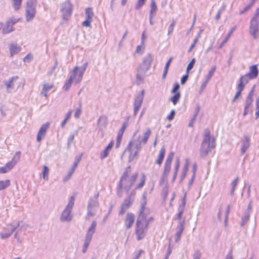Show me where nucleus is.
<instances>
[{
  "mask_svg": "<svg viewBox=\"0 0 259 259\" xmlns=\"http://www.w3.org/2000/svg\"><path fill=\"white\" fill-rule=\"evenodd\" d=\"M151 132L150 128H147L144 133L143 138H142L141 136H139L137 140H131L126 148V149L130 152L129 158L133 160L138 154L139 151L141 150V145H145L147 143Z\"/></svg>",
  "mask_w": 259,
  "mask_h": 259,
  "instance_id": "1",
  "label": "nucleus"
},
{
  "mask_svg": "<svg viewBox=\"0 0 259 259\" xmlns=\"http://www.w3.org/2000/svg\"><path fill=\"white\" fill-rule=\"evenodd\" d=\"M215 146V144L214 137H211L209 128H205L200 150V157L205 158L209 152L214 148Z\"/></svg>",
  "mask_w": 259,
  "mask_h": 259,
  "instance_id": "2",
  "label": "nucleus"
},
{
  "mask_svg": "<svg viewBox=\"0 0 259 259\" xmlns=\"http://www.w3.org/2000/svg\"><path fill=\"white\" fill-rule=\"evenodd\" d=\"M131 166H128L125 168L119 181V182H121V183H123L124 185V189L126 191V193H128L138 176V174L135 173L128 179V175L131 173Z\"/></svg>",
  "mask_w": 259,
  "mask_h": 259,
  "instance_id": "3",
  "label": "nucleus"
},
{
  "mask_svg": "<svg viewBox=\"0 0 259 259\" xmlns=\"http://www.w3.org/2000/svg\"><path fill=\"white\" fill-rule=\"evenodd\" d=\"M88 65V62H86L81 67L75 66L70 71L69 77L74 81L75 84H78L81 81Z\"/></svg>",
  "mask_w": 259,
  "mask_h": 259,
  "instance_id": "4",
  "label": "nucleus"
},
{
  "mask_svg": "<svg viewBox=\"0 0 259 259\" xmlns=\"http://www.w3.org/2000/svg\"><path fill=\"white\" fill-rule=\"evenodd\" d=\"M145 219V217L140 215L138 217L136 221L135 232L138 241L143 239L146 235L148 227L143 222Z\"/></svg>",
  "mask_w": 259,
  "mask_h": 259,
  "instance_id": "5",
  "label": "nucleus"
},
{
  "mask_svg": "<svg viewBox=\"0 0 259 259\" xmlns=\"http://www.w3.org/2000/svg\"><path fill=\"white\" fill-rule=\"evenodd\" d=\"M74 198L71 196L65 209L61 213L60 221L61 222H70L72 218V210L74 204Z\"/></svg>",
  "mask_w": 259,
  "mask_h": 259,
  "instance_id": "6",
  "label": "nucleus"
},
{
  "mask_svg": "<svg viewBox=\"0 0 259 259\" xmlns=\"http://www.w3.org/2000/svg\"><path fill=\"white\" fill-rule=\"evenodd\" d=\"M96 226L97 223L95 221H94L87 231L82 250V252L83 253H85L87 251L90 243L92 239L93 234L96 231Z\"/></svg>",
  "mask_w": 259,
  "mask_h": 259,
  "instance_id": "7",
  "label": "nucleus"
},
{
  "mask_svg": "<svg viewBox=\"0 0 259 259\" xmlns=\"http://www.w3.org/2000/svg\"><path fill=\"white\" fill-rule=\"evenodd\" d=\"M37 0H28L26 4L25 18L27 22L31 21L36 14Z\"/></svg>",
  "mask_w": 259,
  "mask_h": 259,
  "instance_id": "8",
  "label": "nucleus"
},
{
  "mask_svg": "<svg viewBox=\"0 0 259 259\" xmlns=\"http://www.w3.org/2000/svg\"><path fill=\"white\" fill-rule=\"evenodd\" d=\"M72 5L69 1H65L60 5V12L64 21L69 20L72 14Z\"/></svg>",
  "mask_w": 259,
  "mask_h": 259,
  "instance_id": "9",
  "label": "nucleus"
},
{
  "mask_svg": "<svg viewBox=\"0 0 259 259\" xmlns=\"http://www.w3.org/2000/svg\"><path fill=\"white\" fill-rule=\"evenodd\" d=\"M99 196V192H97L93 197H91L88 202L87 206L88 212L87 218L94 215L95 213L93 212V208L97 207L99 205L98 199Z\"/></svg>",
  "mask_w": 259,
  "mask_h": 259,
  "instance_id": "10",
  "label": "nucleus"
},
{
  "mask_svg": "<svg viewBox=\"0 0 259 259\" xmlns=\"http://www.w3.org/2000/svg\"><path fill=\"white\" fill-rule=\"evenodd\" d=\"M135 194V193L134 191H133L128 195L127 198L124 199L120 207V209L119 212V215H123L125 212V211L131 206L134 200Z\"/></svg>",
  "mask_w": 259,
  "mask_h": 259,
  "instance_id": "11",
  "label": "nucleus"
},
{
  "mask_svg": "<svg viewBox=\"0 0 259 259\" xmlns=\"http://www.w3.org/2000/svg\"><path fill=\"white\" fill-rule=\"evenodd\" d=\"M249 33L255 39L259 36V21L251 20L250 22Z\"/></svg>",
  "mask_w": 259,
  "mask_h": 259,
  "instance_id": "12",
  "label": "nucleus"
},
{
  "mask_svg": "<svg viewBox=\"0 0 259 259\" xmlns=\"http://www.w3.org/2000/svg\"><path fill=\"white\" fill-rule=\"evenodd\" d=\"M145 91L142 90L136 97L134 101V116H136L137 113L143 103Z\"/></svg>",
  "mask_w": 259,
  "mask_h": 259,
  "instance_id": "13",
  "label": "nucleus"
},
{
  "mask_svg": "<svg viewBox=\"0 0 259 259\" xmlns=\"http://www.w3.org/2000/svg\"><path fill=\"white\" fill-rule=\"evenodd\" d=\"M152 57L150 54H147L144 57L142 64L140 65L139 68L143 70L147 71L150 68L152 63Z\"/></svg>",
  "mask_w": 259,
  "mask_h": 259,
  "instance_id": "14",
  "label": "nucleus"
},
{
  "mask_svg": "<svg viewBox=\"0 0 259 259\" xmlns=\"http://www.w3.org/2000/svg\"><path fill=\"white\" fill-rule=\"evenodd\" d=\"M49 126L50 123L49 122H47L41 126L36 137V140L38 142H40L45 137L47 131L49 129Z\"/></svg>",
  "mask_w": 259,
  "mask_h": 259,
  "instance_id": "15",
  "label": "nucleus"
},
{
  "mask_svg": "<svg viewBox=\"0 0 259 259\" xmlns=\"http://www.w3.org/2000/svg\"><path fill=\"white\" fill-rule=\"evenodd\" d=\"M241 146L240 148L241 154L243 155L250 147V139L247 135H244L241 140Z\"/></svg>",
  "mask_w": 259,
  "mask_h": 259,
  "instance_id": "16",
  "label": "nucleus"
},
{
  "mask_svg": "<svg viewBox=\"0 0 259 259\" xmlns=\"http://www.w3.org/2000/svg\"><path fill=\"white\" fill-rule=\"evenodd\" d=\"M21 152L20 151L16 152L12 160L8 162L5 166L7 168L8 171L10 170L14 167L15 164L19 161L20 157Z\"/></svg>",
  "mask_w": 259,
  "mask_h": 259,
  "instance_id": "17",
  "label": "nucleus"
},
{
  "mask_svg": "<svg viewBox=\"0 0 259 259\" xmlns=\"http://www.w3.org/2000/svg\"><path fill=\"white\" fill-rule=\"evenodd\" d=\"M185 228V221H180L177 227V232L176 233L175 242H178L181 238L182 234Z\"/></svg>",
  "mask_w": 259,
  "mask_h": 259,
  "instance_id": "18",
  "label": "nucleus"
},
{
  "mask_svg": "<svg viewBox=\"0 0 259 259\" xmlns=\"http://www.w3.org/2000/svg\"><path fill=\"white\" fill-rule=\"evenodd\" d=\"M135 215L132 212H128L124 220V225L127 229H130L135 221Z\"/></svg>",
  "mask_w": 259,
  "mask_h": 259,
  "instance_id": "19",
  "label": "nucleus"
},
{
  "mask_svg": "<svg viewBox=\"0 0 259 259\" xmlns=\"http://www.w3.org/2000/svg\"><path fill=\"white\" fill-rule=\"evenodd\" d=\"M248 76L250 79H255L258 74V70L257 69V65H251L249 68V71L248 73H247Z\"/></svg>",
  "mask_w": 259,
  "mask_h": 259,
  "instance_id": "20",
  "label": "nucleus"
},
{
  "mask_svg": "<svg viewBox=\"0 0 259 259\" xmlns=\"http://www.w3.org/2000/svg\"><path fill=\"white\" fill-rule=\"evenodd\" d=\"M147 204V193L144 192L143 194L142 200L140 205V211L138 216L142 215V217H145L144 213L145 210L146 205Z\"/></svg>",
  "mask_w": 259,
  "mask_h": 259,
  "instance_id": "21",
  "label": "nucleus"
},
{
  "mask_svg": "<svg viewBox=\"0 0 259 259\" xmlns=\"http://www.w3.org/2000/svg\"><path fill=\"white\" fill-rule=\"evenodd\" d=\"M108 124V118L106 116H101L98 120V126L100 130L105 128Z\"/></svg>",
  "mask_w": 259,
  "mask_h": 259,
  "instance_id": "22",
  "label": "nucleus"
},
{
  "mask_svg": "<svg viewBox=\"0 0 259 259\" xmlns=\"http://www.w3.org/2000/svg\"><path fill=\"white\" fill-rule=\"evenodd\" d=\"M20 226L19 222L17 223V225L14 227H13L10 232H2L0 234L1 238L2 239H5L9 238L19 227Z\"/></svg>",
  "mask_w": 259,
  "mask_h": 259,
  "instance_id": "23",
  "label": "nucleus"
},
{
  "mask_svg": "<svg viewBox=\"0 0 259 259\" xmlns=\"http://www.w3.org/2000/svg\"><path fill=\"white\" fill-rule=\"evenodd\" d=\"M21 48L17 44H11L9 45V50L11 56L13 57L21 51Z\"/></svg>",
  "mask_w": 259,
  "mask_h": 259,
  "instance_id": "24",
  "label": "nucleus"
},
{
  "mask_svg": "<svg viewBox=\"0 0 259 259\" xmlns=\"http://www.w3.org/2000/svg\"><path fill=\"white\" fill-rule=\"evenodd\" d=\"M114 144V141H111L107 146L105 148L104 151L100 154V158L103 159L108 156L109 151L111 150Z\"/></svg>",
  "mask_w": 259,
  "mask_h": 259,
  "instance_id": "25",
  "label": "nucleus"
},
{
  "mask_svg": "<svg viewBox=\"0 0 259 259\" xmlns=\"http://www.w3.org/2000/svg\"><path fill=\"white\" fill-rule=\"evenodd\" d=\"M147 71L143 70L138 68L136 75L137 81L138 84H140L144 80L145 73Z\"/></svg>",
  "mask_w": 259,
  "mask_h": 259,
  "instance_id": "26",
  "label": "nucleus"
},
{
  "mask_svg": "<svg viewBox=\"0 0 259 259\" xmlns=\"http://www.w3.org/2000/svg\"><path fill=\"white\" fill-rule=\"evenodd\" d=\"M165 148L164 146L162 147L160 150L159 155L156 160V163L159 165H160L163 162L165 154Z\"/></svg>",
  "mask_w": 259,
  "mask_h": 259,
  "instance_id": "27",
  "label": "nucleus"
},
{
  "mask_svg": "<svg viewBox=\"0 0 259 259\" xmlns=\"http://www.w3.org/2000/svg\"><path fill=\"white\" fill-rule=\"evenodd\" d=\"M15 30L13 26L10 23V22L7 21L5 26L3 28V33L4 34H8L14 31Z\"/></svg>",
  "mask_w": 259,
  "mask_h": 259,
  "instance_id": "28",
  "label": "nucleus"
},
{
  "mask_svg": "<svg viewBox=\"0 0 259 259\" xmlns=\"http://www.w3.org/2000/svg\"><path fill=\"white\" fill-rule=\"evenodd\" d=\"M249 76H248L247 74H246L244 75H242L240 77L239 81V83L238 85L241 84L242 87V88L244 89L245 85L247 84L249 82Z\"/></svg>",
  "mask_w": 259,
  "mask_h": 259,
  "instance_id": "29",
  "label": "nucleus"
},
{
  "mask_svg": "<svg viewBox=\"0 0 259 259\" xmlns=\"http://www.w3.org/2000/svg\"><path fill=\"white\" fill-rule=\"evenodd\" d=\"M18 78V76H13L10 78L8 80H6L4 81V83L6 85L7 90L9 89H13L14 88L13 82L14 80L17 79Z\"/></svg>",
  "mask_w": 259,
  "mask_h": 259,
  "instance_id": "30",
  "label": "nucleus"
},
{
  "mask_svg": "<svg viewBox=\"0 0 259 259\" xmlns=\"http://www.w3.org/2000/svg\"><path fill=\"white\" fill-rule=\"evenodd\" d=\"M186 204V194L185 193L184 196L181 199V202L179 205L178 208V211H181L184 212L185 209V206Z\"/></svg>",
  "mask_w": 259,
  "mask_h": 259,
  "instance_id": "31",
  "label": "nucleus"
},
{
  "mask_svg": "<svg viewBox=\"0 0 259 259\" xmlns=\"http://www.w3.org/2000/svg\"><path fill=\"white\" fill-rule=\"evenodd\" d=\"M250 218V213L248 211H244V214L241 218L240 226L243 227L247 224Z\"/></svg>",
  "mask_w": 259,
  "mask_h": 259,
  "instance_id": "32",
  "label": "nucleus"
},
{
  "mask_svg": "<svg viewBox=\"0 0 259 259\" xmlns=\"http://www.w3.org/2000/svg\"><path fill=\"white\" fill-rule=\"evenodd\" d=\"M236 28V26L233 27L229 31V32L228 33L225 39L223 40V41L221 43L220 45L219 48H221L229 40L230 37H231V35L233 33V32L235 31V30Z\"/></svg>",
  "mask_w": 259,
  "mask_h": 259,
  "instance_id": "33",
  "label": "nucleus"
},
{
  "mask_svg": "<svg viewBox=\"0 0 259 259\" xmlns=\"http://www.w3.org/2000/svg\"><path fill=\"white\" fill-rule=\"evenodd\" d=\"M53 87V84H45L41 92V94L45 97H47L48 92H49Z\"/></svg>",
  "mask_w": 259,
  "mask_h": 259,
  "instance_id": "34",
  "label": "nucleus"
},
{
  "mask_svg": "<svg viewBox=\"0 0 259 259\" xmlns=\"http://www.w3.org/2000/svg\"><path fill=\"white\" fill-rule=\"evenodd\" d=\"M127 124H128L127 121H125L122 124V125L121 128L120 129V130L118 133L117 136V138H118V139H122L123 134L127 126Z\"/></svg>",
  "mask_w": 259,
  "mask_h": 259,
  "instance_id": "35",
  "label": "nucleus"
},
{
  "mask_svg": "<svg viewBox=\"0 0 259 259\" xmlns=\"http://www.w3.org/2000/svg\"><path fill=\"white\" fill-rule=\"evenodd\" d=\"M237 91L232 100V103H234L236 101V100L241 96V92L244 89L242 88V87L241 84L238 85L237 87Z\"/></svg>",
  "mask_w": 259,
  "mask_h": 259,
  "instance_id": "36",
  "label": "nucleus"
},
{
  "mask_svg": "<svg viewBox=\"0 0 259 259\" xmlns=\"http://www.w3.org/2000/svg\"><path fill=\"white\" fill-rule=\"evenodd\" d=\"M22 0H12L13 6L15 11L20 9Z\"/></svg>",
  "mask_w": 259,
  "mask_h": 259,
  "instance_id": "37",
  "label": "nucleus"
},
{
  "mask_svg": "<svg viewBox=\"0 0 259 259\" xmlns=\"http://www.w3.org/2000/svg\"><path fill=\"white\" fill-rule=\"evenodd\" d=\"M180 97V93H176L172 97H171L170 100L172 102L173 104L175 105L179 101Z\"/></svg>",
  "mask_w": 259,
  "mask_h": 259,
  "instance_id": "38",
  "label": "nucleus"
},
{
  "mask_svg": "<svg viewBox=\"0 0 259 259\" xmlns=\"http://www.w3.org/2000/svg\"><path fill=\"white\" fill-rule=\"evenodd\" d=\"M94 13L91 8H88L85 9V17L87 19H93Z\"/></svg>",
  "mask_w": 259,
  "mask_h": 259,
  "instance_id": "39",
  "label": "nucleus"
},
{
  "mask_svg": "<svg viewBox=\"0 0 259 259\" xmlns=\"http://www.w3.org/2000/svg\"><path fill=\"white\" fill-rule=\"evenodd\" d=\"M10 185V181L9 180L0 181V190H4L9 187Z\"/></svg>",
  "mask_w": 259,
  "mask_h": 259,
  "instance_id": "40",
  "label": "nucleus"
},
{
  "mask_svg": "<svg viewBox=\"0 0 259 259\" xmlns=\"http://www.w3.org/2000/svg\"><path fill=\"white\" fill-rule=\"evenodd\" d=\"M216 70V66H212L210 70L208 71L207 75L206 76L205 80L209 81L213 75L214 72Z\"/></svg>",
  "mask_w": 259,
  "mask_h": 259,
  "instance_id": "41",
  "label": "nucleus"
},
{
  "mask_svg": "<svg viewBox=\"0 0 259 259\" xmlns=\"http://www.w3.org/2000/svg\"><path fill=\"white\" fill-rule=\"evenodd\" d=\"M239 179L238 177H237L232 183V188L231 190V195H233L234 193V191L236 189V187L238 185V183L239 182Z\"/></svg>",
  "mask_w": 259,
  "mask_h": 259,
  "instance_id": "42",
  "label": "nucleus"
},
{
  "mask_svg": "<svg viewBox=\"0 0 259 259\" xmlns=\"http://www.w3.org/2000/svg\"><path fill=\"white\" fill-rule=\"evenodd\" d=\"M174 155H175V153L172 151L170 152L167 158H166V160L165 162V164H170L171 165V162L172 161V160L174 159Z\"/></svg>",
  "mask_w": 259,
  "mask_h": 259,
  "instance_id": "43",
  "label": "nucleus"
},
{
  "mask_svg": "<svg viewBox=\"0 0 259 259\" xmlns=\"http://www.w3.org/2000/svg\"><path fill=\"white\" fill-rule=\"evenodd\" d=\"M188 171V164H185L182 172V174L180 177V181H183L187 175V173Z\"/></svg>",
  "mask_w": 259,
  "mask_h": 259,
  "instance_id": "44",
  "label": "nucleus"
},
{
  "mask_svg": "<svg viewBox=\"0 0 259 259\" xmlns=\"http://www.w3.org/2000/svg\"><path fill=\"white\" fill-rule=\"evenodd\" d=\"M73 81H74L69 77V79L65 83L63 88V90L65 91H68L71 87V84Z\"/></svg>",
  "mask_w": 259,
  "mask_h": 259,
  "instance_id": "45",
  "label": "nucleus"
},
{
  "mask_svg": "<svg viewBox=\"0 0 259 259\" xmlns=\"http://www.w3.org/2000/svg\"><path fill=\"white\" fill-rule=\"evenodd\" d=\"M123 187H124V185L123 183L118 182L117 188V194L119 197H121L122 196V190Z\"/></svg>",
  "mask_w": 259,
  "mask_h": 259,
  "instance_id": "46",
  "label": "nucleus"
},
{
  "mask_svg": "<svg viewBox=\"0 0 259 259\" xmlns=\"http://www.w3.org/2000/svg\"><path fill=\"white\" fill-rule=\"evenodd\" d=\"M196 60L195 58H193L191 61L189 62L188 64L187 69H186V72L187 73H189V72L192 70L194 66V64L195 63Z\"/></svg>",
  "mask_w": 259,
  "mask_h": 259,
  "instance_id": "47",
  "label": "nucleus"
},
{
  "mask_svg": "<svg viewBox=\"0 0 259 259\" xmlns=\"http://www.w3.org/2000/svg\"><path fill=\"white\" fill-rule=\"evenodd\" d=\"M171 170V165L167 164L164 163V169L162 174L167 175L168 176V175Z\"/></svg>",
  "mask_w": 259,
  "mask_h": 259,
  "instance_id": "48",
  "label": "nucleus"
},
{
  "mask_svg": "<svg viewBox=\"0 0 259 259\" xmlns=\"http://www.w3.org/2000/svg\"><path fill=\"white\" fill-rule=\"evenodd\" d=\"M151 13H155L157 10V6L154 0H152L151 3Z\"/></svg>",
  "mask_w": 259,
  "mask_h": 259,
  "instance_id": "49",
  "label": "nucleus"
},
{
  "mask_svg": "<svg viewBox=\"0 0 259 259\" xmlns=\"http://www.w3.org/2000/svg\"><path fill=\"white\" fill-rule=\"evenodd\" d=\"M176 24V21L174 20H172V22L169 26L168 29V35H170L174 31V29Z\"/></svg>",
  "mask_w": 259,
  "mask_h": 259,
  "instance_id": "50",
  "label": "nucleus"
},
{
  "mask_svg": "<svg viewBox=\"0 0 259 259\" xmlns=\"http://www.w3.org/2000/svg\"><path fill=\"white\" fill-rule=\"evenodd\" d=\"M74 169L71 168L70 170L68 172V174L65 177H64L63 179V182H66L68 180H69L71 177L72 174L74 173Z\"/></svg>",
  "mask_w": 259,
  "mask_h": 259,
  "instance_id": "51",
  "label": "nucleus"
},
{
  "mask_svg": "<svg viewBox=\"0 0 259 259\" xmlns=\"http://www.w3.org/2000/svg\"><path fill=\"white\" fill-rule=\"evenodd\" d=\"M146 1V0H138V3L135 6V9L136 10L141 9L145 4Z\"/></svg>",
  "mask_w": 259,
  "mask_h": 259,
  "instance_id": "52",
  "label": "nucleus"
},
{
  "mask_svg": "<svg viewBox=\"0 0 259 259\" xmlns=\"http://www.w3.org/2000/svg\"><path fill=\"white\" fill-rule=\"evenodd\" d=\"M145 176L143 174L141 179V182L136 187L137 189H141L143 187L145 183Z\"/></svg>",
  "mask_w": 259,
  "mask_h": 259,
  "instance_id": "53",
  "label": "nucleus"
},
{
  "mask_svg": "<svg viewBox=\"0 0 259 259\" xmlns=\"http://www.w3.org/2000/svg\"><path fill=\"white\" fill-rule=\"evenodd\" d=\"M82 155V154H81L79 156L76 158L75 161L74 162L71 168L75 170L76 168L77 167L78 163H79V162L81 159Z\"/></svg>",
  "mask_w": 259,
  "mask_h": 259,
  "instance_id": "54",
  "label": "nucleus"
},
{
  "mask_svg": "<svg viewBox=\"0 0 259 259\" xmlns=\"http://www.w3.org/2000/svg\"><path fill=\"white\" fill-rule=\"evenodd\" d=\"M180 89V84L178 82H176L171 91V93L176 94V93H180L178 91Z\"/></svg>",
  "mask_w": 259,
  "mask_h": 259,
  "instance_id": "55",
  "label": "nucleus"
},
{
  "mask_svg": "<svg viewBox=\"0 0 259 259\" xmlns=\"http://www.w3.org/2000/svg\"><path fill=\"white\" fill-rule=\"evenodd\" d=\"M230 205H228V206L227 207V209H226V212H225V226H226L227 224L229 214V212H230Z\"/></svg>",
  "mask_w": 259,
  "mask_h": 259,
  "instance_id": "56",
  "label": "nucleus"
},
{
  "mask_svg": "<svg viewBox=\"0 0 259 259\" xmlns=\"http://www.w3.org/2000/svg\"><path fill=\"white\" fill-rule=\"evenodd\" d=\"M188 78H189V73H187V72H186V74L185 75H183L181 78V84L183 85L185 84L186 83V82H187V81L188 80Z\"/></svg>",
  "mask_w": 259,
  "mask_h": 259,
  "instance_id": "57",
  "label": "nucleus"
},
{
  "mask_svg": "<svg viewBox=\"0 0 259 259\" xmlns=\"http://www.w3.org/2000/svg\"><path fill=\"white\" fill-rule=\"evenodd\" d=\"M252 102L253 99H248L246 98L244 108L246 109H249V107L252 105Z\"/></svg>",
  "mask_w": 259,
  "mask_h": 259,
  "instance_id": "58",
  "label": "nucleus"
},
{
  "mask_svg": "<svg viewBox=\"0 0 259 259\" xmlns=\"http://www.w3.org/2000/svg\"><path fill=\"white\" fill-rule=\"evenodd\" d=\"M176 114V112L175 110H172L169 115L167 116L166 119L169 121H171L174 119L175 117V115Z\"/></svg>",
  "mask_w": 259,
  "mask_h": 259,
  "instance_id": "59",
  "label": "nucleus"
},
{
  "mask_svg": "<svg viewBox=\"0 0 259 259\" xmlns=\"http://www.w3.org/2000/svg\"><path fill=\"white\" fill-rule=\"evenodd\" d=\"M180 166V160L179 158H177L176 160V162H175L174 172H178Z\"/></svg>",
  "mask_w": 259,
  "mask_h": 259,
  "instance_id": "60",
  "label": "nucleus"
},
{
  "mask_svg": "<svg viewBox=\"0 0 259 259\" xmlns=\"http://www.w3.org/2000/svg\"><path fill=\"white\" fill-rule=\"evenodd\" d=\"M201 256V253L200 251L198 250H197L195 251L194 253L193 259H200Z\"/></svg>",
  "mask_w": 259,
  "mask_h": 259,
  "instance_id": "61",
  "label": "nucleus"
},
{
  "mask_svg": "<svg viewBox=\"0 0 259 259\" xmlns=\"http://www.w3.org/2000/svg\"><path fill=\"white\" fill-rule=\"evenodd\" d=\"M19 20H20L19 18L11 17V18H9L7 21L10 22V23L13 26L15 24H16Z\"/></svg>",
  "mask_w": 259,
  "mask_h": 259,
  "instance_id": "62",
  "label": "nucleus"
},
{
  "mask_svg": "<svg viewBox=\"0 0 259 259\" xmlns=\"http://www.w3.org/2000/svg\"><path fill=\"white\" fill-rule=\"evenodd\" d=\"M225 259H234L233 255V248L230 249Z\"/></svg>",
  "mask_w": 259,
  "mask_h": 259,
  "instance_id": "63",
  "label": "nucleus"
},
{
  "mask_svg": "<svg viewBox=\"0 0 259 259\" xmlns=\"http://www.w3.org/2000/svg\"><path fill=\"white\" fill-rule=\"evenodd\" d=\"M251 20L259 21V8L256 9L255 14L252 18Z\"/></svg>",
  "mask_w": 259,
  "mask_h": 259,
  "instance_id": "64",
  "label": "nucleus"
}]
</instances>
